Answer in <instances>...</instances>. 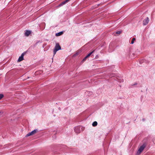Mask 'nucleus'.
Wrapping results in <instances>:
<instances>
[{
	"label": "nucleus",
	"mask_w": 155,
	"mask_h": 155,
	"mask_svg": "<svg viewBox=\"0 0 155 155\" xmlns=\"http://www.w3.org/2000/svg\"><path fill=\"white\" fill-rule=\"evenodd\" d=\"M62 34H63V32L62 31L58 33H57L56 34V36H59L61 35Z\"/></svg>",
	"instance_id": "obj_9"
},
{
	"label": "nucleus",
	"mask_w": 155,
	"mask_h": 155,
	"mask_svg": "<svg viewBox=\"0 0 155 155\" xmlns=\"http://www.w3.org/2000/svg\"><path fill=\"white\" fill-rule=\"evenodd\" d=\"M94 51H93L91 52L89 54H88L87 56V57H89L92 54V53H93V52H94Z\"/></svg>",
	"instance_id": "obj_11"
},
{
	"label": "nucleus",
	"mask_w": 155,
	"mask_h": 155,
	"mask_svg": "<svg viewBox=\"0 0 155 155\" xmlns=\"http://www.w3.org/2000/svg\"><path fill=\"white\" fill-rule=\"evenodd\" d=\"M121 33V31H118L116 32V34H120Z\"/></svg>",
	"instance_id": "obj_15"
},
{
	"label": "nucleus",
	"mask_w": 155,
	"mask_h": 155,
	"mask_svg": "<svg viewBox=\"0 0 155 155\" xmlns=\"http://www.w3.org/2000/svg\"><path fill=\"white\" fill-rule=\"evenodd\" d=\"M97 121H94V122L92 124V126L93 127H95L97 126Z\"/></svg>",
	"instance_id": "obj_8"
},
{
	"label": "nucleus",
	"mask_w": 155,
	"mask_h": 155,
	"mask_svg": "<svg viewBox=\"0 0 155 155\" xmlns=\"http://www.w3.org/2000/svg\"><path fill=\"white\" fill-rule=\"evenodd\" d=\"M146 61V60H144L143 62H142V61H140V64H142V63L143 62H145Z\"/></svg>",
	"instance_id": "obj_17"
},
{
	"label": "nucleus",
	"mask_w": 155,
	"mask_h": 155,
	"mask_svg": "<svg viewBox=\"0 0 155 155\" xmlns=\"http://www.w3.org/2000/svg\"><path fill=\"white\" fill-rule=\"evenodd\" d=\"M84 128L81 126H77L75 127L74 131L77 134L80 133L81 131L84 130Z\"/></svg>",
	"instance_id": "obj_1"
},
{
	"label": "nucleus",
	"mask_w": 155,
	"mask_h": 155,
	"mask_svg": "<svg viewBox=\"0 0 155 155\" xmlns=\"http://www.w3.org/2000/svg\"><path fill=\"white\" fill-rule=\"evenodd\" d=\"M66 3V2H65V1H64L63 2H62L59 5V6H62L63 5L65 4Z\"/></svg>",
	"instance_id": "obj_10"
},
{
	"label": "nucleus",
	"mask_w": 155,
	"mask_h": 155,
	"mask_svg": "<svg viewBox=\"0 0 155 155\" xmlns=\"http://www.w3.org/2000/svg\"><path fill=\"white\" fill-rule=\"evenodd\" d=\"M70 0H66L65 1V2L66 3H67V2H68Z\"/></svg>",
	"instance_id": "obj_18"
},
{
	"label": "nucleus",
	"mask_w": 155,
	"mask_h": 155,
	"mask_svg": "<svg viewBox=\"0 0 155 155\" xmlns=\"http://www.w3.org/2000/svg\"><path fill=\"white\" fill-rule=\"evenodd\" d=\"M38 74V72H35V74Z\"/></svg>",
	"instance_id": "obj_20"
},
{
	"label": "nucleus",
	"mask_w": 155,
	"mask_h": 155,
	"mask_svg": "<svg viewBox=\"0 0 155 155\" xmlns=\"http://www.w3.org/2000/svg\"><path fill=\"white\" fill-rule=\"evenodd\" d=\"M136 39L135 38H133L131 42V44H133L134 43V41Z\"/></svg>",
	"instance_id": "obj_12"
},
{
	"label": "nucleus",
	"mask_w": 155,
	"mask_h": 155,
	"mask_svg": "<svg viewBox=\"0 0 155 155\" xmlns=\"http://www.w3.org/2000/svg\"><path fill=\"white\" fill-rule=\"evenodd\" d=\"M137 84V83H135L134 84H133L132 86H134L135 85H136Z\"/></svg>",
	"instance_id": "obj_16"
},
{
	"label": "nucleus",
	"mask_w": 155,
	"mask_h": 155,
	"mask_svg": "<svg viewBox=\"0 0 155 155\" xmlns=\"http://www.w3.org/2000/svg\"><path fill=\"white\" fill-rule=\"evenodd\" d=\"M31 33V31H30L26 30L25 33V35L26 36H28Z\"/></svg>",
	"instance_id": "obj_7"
},
{
	"label": "nucleus",
	"mask_w": 155,
	"mask_h": 155,
	"mask_svg": "<svg viewBox=\"0 0 155 155\" xmlns=\"http://www.w3.org/2000/svg\"><path fill=\"white\" fill-rule=\"evenodd\" d=\"M25 53L24 52L22 53L21 55V56L19 57V58L18 60V62H20L22 61L24 59V56Z\"/></svg>",
	"instance_id": "obj_5"
},
{
	"label": "nucleus",
	"mask_w": 155,
	"mask_h": 155,
	"mask_svg": "<svg viewBox=\"0 0 155 155\" xmlns=\"http://www.w3.org/2000/svg\"><path fill=\"white\" fill-rule=\"evenodd\" d=\"M38 130L37 129H35L33 131H32L31 132L29 133L28 134L26 135V137H28V136H30L32 135L35 134H36L37 132H38Z\"/></svg>",
	"instance_id": "obj_4"
},
{
	"label": "nucleus",
	"mask_w": 155,
	"mask_h": 155,
	"mask_svg": "<svg viewBox=\"0 0 155 155\" xmlns=\"http://www.w3.org/2000/svg\"><path fill=\"white\" fill-rule=\"evenodd\" d=\"M61 49V47L59 45V44L56 43L53 51L54 55L56 54L57 51Z\"/></svg>",
	"instance_id": "obj_3"
},
{
	"label": "nucleus",
	"mask_w": 155,
	"mask_h": 155,
	"mask_svg": "<svg viewBox=\"0 0 155 155\" xmlns=\"http://www.w3.org/2000/svg\"><path fill=\"white\" fill-rule=\"evenodd\" d=\"M4 97V95L2 94H0V100L2 99Z\"/></svg>",
	"instance_id": "obj_13"
},
{
	"label": "nucleus",
	"mask_w": 155,
	"mask_h": 155,
	"mask_svg": "<svg viewBox=\"0 0 155 155\" xmlns=\"http://www.w3.org/2000/svg\"><path fill=\"white\" fill-rule=\"evenodd\" d=\"M78 55V53H76L75 54H74V56H76L77 55Z\"/></svg>",
	"instance_id": "obj_19"
},
{
	"label": "nucleus",
	"mask_w": 155,
	"mask_h": 155,
	"mask_svg": "<svg viewBox=\"0 0 155 155\" xmlns=\"http://www.w3.org/2000/svg\"><path fill=\"white\" fill-rule=\"evenodd\" d=\"M145 147L146 146L144 144L141 146L137 151V155H140Z\"/></svg>",
	"instance_id": "obj_2"
},
{
	"label": "nucleus",
	"mask_w": 155,
	"mask_h": 155,
	"mask_svg": "<svg viewBox=\"0 0 155 155\" xmlns=\"http://www.w3.org/2000/svg\"><path fill=\"white\" fill-rule=\"evenodd\" d=\"M87 56H86L83 60L82 61H85L86 59H87Z\"/></svg>",
	"instance_id": "obj_14"
},
{
	"label": "nucleus",
	"mask_w": 155,
	"mask_h": 155,
	"mask_svg": "<svg viewBox=\"0 0 155 155\" xmlns=\"http://www.w3.org/2000/svg\"><path fill=\"white\" fill-rule=\"evenodd\" d=\"M149 21V18L147 17L146 19H144L143 21V25H147Z\"/></svg>",
	"instance_id": "obj_6"
}]
</instances>
